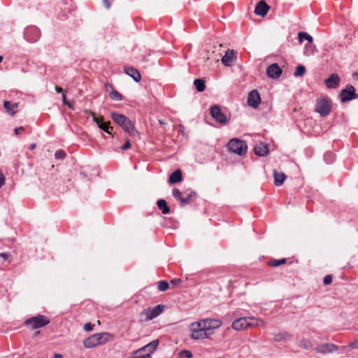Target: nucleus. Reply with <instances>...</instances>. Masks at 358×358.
Returning a JSON list of instances; mask_svg holds the SVG:
<instances>
[{"label":"nucleus","mask_w":358,"mask_h":358,"mask_svg":"<svg viewBox=\"0 0 358 358\" xmlns=\"http://www.w3.org/2000/svg\"><path fill=\"white\" fill-rule=\"evenodd\" d=\"M3 107L10 115H14L17 113V104L15 103H13L8 101H4Z\"/></svg>","instance_id":"4be33fe9"},{"label":"nucleus","mask_w":358,"mask_h":358,"mask_svg":"<svg viewBox=\"0 0 358 358\" xmlns=\"http://www.w3.org/2000/svg\"><path fill=\"white\" fill-rule=\"evenodd\" d=\"M189 337L193 340H203L209 337L208 334L200 321L194 322L189 327Z\"/></svg>","instance_id":"20e7f679"},{"label":"nucleus","mask_w":358,"mask_h":358,"mask_svg":"<svg viewBox=\"0 0 358 358\" xmlns=\"http://www.w3.org/2000/svg\"><path fill=\"white\" fill-rule=\"evenodd\" d=\"M35 147H36V145H35V144H32V145H31L30 149H31V150H33V149H34V148H35Z\"/></svg>","instance_id":"6e6d98bb"},{"label":"nucleus","mask_w":358,"mask_h":358,"mask_svg":"<svg viewBox=\"0 0 358 358\" xmlns=\"http://www.w3.org/2000/svg\"><path fill=\"white\" fill-rule=\"evenodd\" d=\"M107 334L104 333L94 334L85 339L83 341V345L86 348H92L99 345L103 344L106 343V340H103V338Z\"/></svg>","instance_id":"6e6552de"},{"label":"nucleus","mask_w":358,"mask_h":358,"mask_svg":"<svg viewBox=\"0 0 358 358\" xmlns=\"http://www.w3.org/2000/svg\"><path fill=\"white\" fill-rule=\"evenodd\" d=\"M194 194H195V192H192L191 193H189L186 196H182L180 201L181 206H185L189 203Z\"/></svg>","instance_id":"cd10ccee"},{"label":"nucleus","mask_w":358,"mask_h":358,"mask_svg":"<svg viewBox=\"0 0 358 358\" xmlns=\"http://www.w3.org/2000/svg\"><path fill=\"white\" fill-rule=\"evenodd\" d=\"M301 345L305 348V349H308L309 348L310 346H311V343L310 342L308 341V340H303L301 342Z\"/></svg>","instance_id":"58836bf2"},{"label":"nucleus","mask_w":358,"mask_h":358,"mask_svg":"<svg viewBox=\"0 0 358 358\" xmlns=\"http://www.w3.org/2000/svg\"><path fill=\"white\" fill-rule=\"evenodd\" d=\"M227 148L231 152L236 153L240 156L245 155L248 150V145L244 141L233 138L229 141Z\"/></svg>","instance_id":"423d86ee"},{"label":"nucleus","mask_w":358,"mask_h":358,"mask_svg":"<svg viewBox=\"0 0 358 358\" xmlns=\"http://www.w3.org/2000/svg\"><path fill=\"white\" fill-rule=\"evenodd\" d=\"M54 358H62V355L60 354H55Z\"/></svg>","instance_id":"5fc2aeb1"},{"label":"nucleus","mask_w":358,"mask_h":358,"mask_svg":"<svg viewBox=\"0 0 358 358\" xmlns=\"http://www.w3.org/2000/svg\"><path fill=\"white\" fill-rule=\"evenodd\" d=\"M157 206L162 210L163 214H168L170 212V208L164 199H159L157 201Z\"/></svg>","instance_id":"a878e982"},{"label":"nucleus","mask_w":358,"mask_h":358,"mask_svg":"<svg viewBox=\"0 0 358 358\" xmlns=\"http://www.w3.org/2000/svg\"><path fill=\"white\" fill-rule=\"evenodd\" d=\"M24 36L27 41L35 43L40 38L41 31L38 27L29 26L24 29Z\"/></svg>","instance_id":"1a4fd4ad"},{"label":"nucleus","mask_w":358,"mask_h":358,"mask_svg":"<svg viewBox=\"0 0 358 358\" xmlns=\"http://www.w3.org/2000/svg\"><path fill=\"white\" fill-rule=\"evenodd\" d=\"M96 124L98 125L99 128L103 129L106 133L110 134L113 131V127L110 126V122H103V118L101 117Z\"/></svg>","instance_id":"393cba45"},{"label":"nucleus","mask_w":358,"mask_h":358,"mask_svg":"<svg viewBox=\"0 0 358 358\" xmlns=\"http://www.w3.org/2000/svg\"><path fill=\"white\" fill-rule=\"evenodd\" d=\"M182 173H181L180 170L178 169V170L175 171L174 172H173L170 175L169 178V182L170 184H175V183L182 181Z\"/></svg>","instance_id":"b1692460"},{"label":"nucleus","mask_w":358,"mask_h":358,"mask_svg":"<svg viewBox=\"0 0 358 358\" xmlns=\"http://www.w3.org/2000/svg\"><path fill=\"white\" fill-rule=\"evenodd\" d=\"M254 152L258 156H266L268 153V148L267 144L262 142L257 143L254 148Z\"/></svg>","instance_id":"6ab92c4d"},{"label":"nucleus","mask_w":358,"mask_h":358,"mask_svg":"<svg viewBox=\"0 0 358 358\" xmlns=\"http://www.w3.org/2000/svg\"><path fill=\"white\" fill-rule=\"evenodd\" d=\"M324 159L327 164H330L334 160V155L331 152H327L324 155Z\"/></svg>","instance_id":"72a5a7b5"},{"label":"nucleus","mask_w":358,"mask_h":358,"mask_svg":"<svg viewBox=\"0 0 358 358\" xmlns=\"http://www.w3.org/2000/svg\"><path fill=\"white\" fill-rule=\"evenodd\" d=\"M158 345H159V341L157 339L154 340V341H151L150 343L143 346V348L134 351V353L138 354L142 351H148V354L150 355L156 350Z\"/></svg>","instance_id":"a211bd4d"},{"label":"nucleus","mask_w":358,"mask_h":358,"mask_svg":"<svg viewBox=\"0 0 358 358\" xmlns=\"http://www.w3.org/2000/svg\"><path fill=\"white\" fill-rule=\"evenodd\" d=\"M338 347L332 343H324L319 345L315 348V351L317 353L321 354H327V353H332L333 352L337 350Z\"/></svg>","instance_id":"4468645a"},{"label":"nucleus","mask_w":358,"mask_h":358,"mask_svg":"<svg viewBox=\"0 0 358 358\" xmlns=\"http://www.w3.org/2000/svg\"><path fill=\"white\" fill-rule=\"evenodd\" d=\"M3 57L0 55V63L2 62Z\"/></svg>","instance_id":"4d7b16f0"},{"label":"nucleus","mask_w":358,"mask_h":358,"mask_svg":"<svg viewBox=\"0 0 358 358\" xmlns=\"http://www.w3.org/2000/svg\"><path fill=\"white\" fill-rule=\"evenodd\" d=\"M262 322L255 317H239L232 322L231 327L236 331L246 329L252 327H259Z\"/></svg>","instance_id":"f03ea898"},{"label":"nucleus","mask_w":358,"mask_h":358,"mask_svg":"<svg viewBox=\"0 0 358 358\" xmlns=\"http://www.w3.org/2000/svg\"><path fill=\"white\" fill-rule=\"evenodd\" d=\"M90 115L92 116V120L95 123L100 119L96 116V114L93 111H90Z\"/></svg>","instance_id":"c03bdc74"},{"label":"nucleus","mask_w":358,"mask_h":358,"mask_svg":"<svg viewBox=\"0 0 358 358\" xmlns=\"http://www.w3.org/2000/svg\"><path fill=\"white\" fill-rule=\"evenodd\" d=\"M124 72L131 76L136 82H139L141 80V76L139 71L134 67H125Z\"/></svg>","instance_id":"aec40b11"},{"label":"nucleus","mask_w":358,"mask_h":358,"mask_svg":"<svg viewBox=\"0 0 358 358\" xmlns=\"http://www.w3.org/2000/svg\"><path fill=\"white\" fill-rule=\"evenodd\" d=\"M323 282L325 285H330L332 282V277L330 275H327L324 278Z\"/></svg>","instance_id":"4c0bfd02"},{"label":"nucleus","mask_w":358,"mask_h":358,"mask_svg":"<svg viewBox=\"0 0 358 358\" xmlns=\"http://www.w3.org/2000/svg\"><path fill=\"white\" fill-rule=\"evenodd\" d=\"M62 101L64 105L68 106L69 108H72V105L66 101V96L64 93H62Z\"/></svg>","instance_id":"79ce46f5"},{"label":"nucleus","mask_w":358,"mask_h":358,"mask_svg":"<svg viewBox=\"0 0 358 358\" xmlns=\"http://www.w3.org/2000/svg\"><path fill=\"white\" fill-rule=\"evenodd\" d=\"M5 183V178L2 173L0 172V188L4 185Z\"/></svg>","instance_id":"49530a36"},{"label":"nucleus","mask_w":358,"mask_h":358,"mask_svg":"<svg viewBox=\"0 0 358 358\" xmlns=\"http://www.w3.org/2000/svg\"><path fill=\"white\" fill-rule=\"evenodd\" d=\"M180 355L182 357H185L186 358H192V357H193L192 353L190 351L187 350H182L180 352Z\"/></svg>","instance_id":"e433bc0d"},{"label":"nucleus","mask_w":358,"mask_h":358,"mask_svg":"<svg viewBox=\"0 0 358 358\" xmlns=\"http://www.w3.org/2000/svg\"><path fill=\"white\" fill-rule=\"evenodd\" d=\"M0 257L3 258L4 259H6L7 258V257H8V254L5 253V252H2V253L0 254Z\"/></svg>","instance_id":"864d4df0"},{"label":"nucleus","mask_w":358,"mask_h":358,"mask_svg":"<svg viewBox=\"0 0 358 358\" xmlns=\"http://www.w3.org/2000/svg\"><path fill=\"white\" fill-rule=\"evenodd\" d=\"M50 323V320L48 317L43 315H38L37 316L30 317L24 321V324L30 327L31 329H36L43 327Z\"/></svg>","instance_id":"0eeeda50"},{"label":"nucleus","mask_w":358,"mask_h":358,"mask_svg":"<svg viewBox=\"0 0 358 358\" xmlns=\"http://www.w3.org/2000/svg\"><path fill=\"white\" fill-rule=\"evenodd\" d=\"M169 287V283L166 281L162 280L159 281L158 283V289L162 292L167 290Z\"/></svg>","instance_id":"2f4dec72"},{"label":"nucleus","mask_w":358,"mask_h":358,"mask_svg":"<svg viewBox=\"0 0 358 358\" xmlns=\"http://www.w3.org/2000/svg\"><path fill=\"white\" fill-rule=\"evenodd\" d=\"M235 57V52L234 50H228L225 55L222 58V62L227 66H230L232 64L233 59Z\"/></svg>","instance_id":"412c9836"},{"label":"nucleus","mask_w":358,"mask_h":358,"mask_svg":"<svg viewBox=\"0 0 358 358\" xmlns=\"http://www.w3.org/2000/svg\"><path fill=\"white\" fill-rule=\"evenodd\" d=\"M24 131V128L22 127H20L15 128L14 131L16 135L20 134Z\"/></svg>","instance_id":"de8ad7c7"},{"label":"nucleus","mask_w":358,"mask_h":358,"mask_svg":"<svg viewBox=\"0 0 358 358\" xmlns=\"http://www.w3.org/2000/svg\"><path fill=\"white\" fill-rule=\"evenodd\" d=\"M131 147V143L129 139H127L124 145L121 147L122 150L129 149Z\"/></svg>","instance_id":"a19ab883"},{"label":"nucleus","mask_w":358,"mask_h":358,"mask_svg":"<svg viewBox=\"0 0 358 358\" xmlns=\"http://www.w3.org/2000/svg\"><path fill=\"white\" fill-rule=\"evenodd\" d=\"M110 97L115 101H121L122 99V96L114 89L110 92Z\"/></svg>","instance_id":"7c9ffc66"},{"label":"nucleus","mask_w":358,"mask_h":358,"mask_svg":"<svg viewBox=\"0 0 358 358\" xmlns=\"http://www.w3.org/2000/svg\"><path fill=\"white\" fill-rule=\"evenodd\" d=\"M103 3L107 9L110 8V3L108 0H103Z\"/></svg>","instance_id":"8fccbe9b"},{"label":"nucleus","mask_w":358,"mask_h":358,"mask_svg":"<svg viewBox=\"0 0 358 358\" xmlns=\"http://www.w3.org/2000/svg\"><path fill=\"white\" fill-rule=\"evenodd\" d=\"M331 108V101L327 96H322L316 99L315 111L318 113L321 117L329 115Z\"/></svg>","instance_id":"7ed1b4c3"},{"label":"nucleus","mask_w":358,"mask_h":358,"mask_svg":"<svg viewBox=\"0 0 358 358\" xmlns=\"http://www.w3.org/2000/svg\"><path fill=\"white\" fill-rule=\"evenodd\" d=\"M206 331L213 330L219 328L222 322L220 320L206 318L199 320Z\"/></svg>","instance_id":"9b49d317"},{"label":"nucleus","mask_w":358,"mask_h":358,"mask_svg":"<svg viewBox=\"0 0 358 358\" xmlns=\"http://www.w3.org/2000/svg\"><path fill=\"white\" fill-rule=\"evenodd\" d=\"M273 178H274V184L275 186H280L284 182L287 176L285 173L282 172H278L277 171H274L273 172Z\"/></svg>","instance_id":"5701e85b"},{"label":"nucleus","mask_w":358,"mask_h":358,"mask_svg":"<svg viewBox=\"0 0 358 358\" xmlns=\"http://www.w3.org/2000/svg\"><path fill=\"white\" fill-rule=\"evenodd\" d=\"M350 346L354 349H358V341L352 342L350 344Z\"/></svg>","instance_id":"09e8293b"},{"label":"nucleus","mask_w":358,"mask_h":358,"mask_svg":"<svg viewBox=\"0 0 358 358\" xmlns=\"http://www.w3.org/2000/svg\"><path fill=\"white\" fill-rule=\"evenodd\" d=\"M286 262V259L283 258L281 259H273L270 262V265L272 266H278Z\"/></svg>","instance_id":"473e14b6"},{"label":"nucleus","mask_w":358,"mask_h":358,"mask_svg":"<svg viewBox=\"0 0 358 358\" xmlns=\"http://www.w3.org/2000/svg\"><path fill=\"white\" fill-rule=\"evenodd\" d=\"M270 9V6L266 3L265 1H259L255 9V13L257 15L264 17L265 16Z\"/></svg>","instance_id":"2eb2a0df"},{"label":"nucleus","mask_w":358,"mask_h":358,"mask_svg":"<svg viewBox=\"0 0 358 358\" xmlns=\"http://www.w3.org/2000/svg\"><path fill=\"white\" fill-rule=\"evenodd\" d=\"M211 116L219 123L224 124L227 121V116L222 113L218 106H213L210 108Z\"/></svg>","instance_id":"f8f14e48"},{"label":"nucleus","mask_w":358,"mask_h":358,"mask_svg":"<svg viewBox=\"0 0 358 358\" xmlns=\"http://www.w3.org/2000/svg\"><path fill=\"white\" fill-rule=\"evenodd\" d=\"M173 196L176 199L179 201H180V199L182 198L180 191L176 188L173 189Z\"/></svg>","instance_id":"c9c22d12"},{"label":"nucleus","mask_w":358,"mask_h":358,"mask_svg":"<svg viewBox=\"0 0 358 358\" xmlns=\"http://www.w3.org/2000/svg\"><path fill=\"white\" fill-rule=\"evenodd\" d=\"M131 358H152L150 354L140 355L134 352V356Z\"/></svg>","instance_id":"ea45409f"},{"label":"nucleus","mask_w":358,"mask_h":358,"mask_svg":"<svg viewBox=\"0 0 358 358\" xmlns=\"http://www.w3.org/2000/svg\"><path fill=\"white\" fill-rule=\"evenodd\" d=\"M306 72V68L302 64H299L296 66V70L294 73L295 77L303 76Z\"/></svg>","instance_id":"c756f323"},{"label":"nucleus","mask_w":358,"mask_h":358,"mask_svg":"<svg viewBox=\"0 0 358 358\" xmlns=\"http://www.w3.org/2000/svg\"><path fill=\"white\" fill-rule=\"evenodd\" d=\"M55 91H56L57 93H61V92H62L63 90H62V87H59V86L56 85V86H55Z\"/></svg>","instance_id":"603ef678"},{"label":"nucleus","mask_w":358,"mask_h":358,"mask_svg":"<svg viewBox=\"0 0 358 358\" xmlns=\"http://www.w3.org/2000/svg\"><path fill=\"white\" fill-rule=\"evenodd\" d=\"M93 327H94V325L92 324L91 323L88 322L85 324L84 329L86 331H90L93 329Z\"/></svg>","instance_id":"37998d69"},{"label":"nucleus","mask_w":358,"mask_h":358,"mask_svg":"<svg viewBox=\"0 0 358 358\" xmlns=\"http://www.w3.org/2000/svg\"><path fill=\"white\" fill-rule=\"evenodd\" d=\"M179 282H180V279H173V280H171V283L174 285L178 284Z\"/></svg>","instance_id":"3c124183"},{"label":"nucleus","mask_w":358,"mask_h":358,"mask_svg":"<svg viewBox=\"0 0 358 358\" xmlns=\"http://www.w3.org/2000/svg\"><path fill=\"white\" fill-rule=\"evenodd\" d=\"M340 78L338 74L332 73L327 80L324 83L327 88L335 89L338 87L340 83Z\"/></svg>","instance_id":"f3484780"},{"label":"nucleus","mask_w":358,"mask_h":358,"mask_svg":"<svg viewBox=\"0 0 358 358\" xmlns=\"http://www.w3.org/2000/svg\"><path fill=\"white\" fill-rule=\"evenodd\" d=\"M165 306L159 304L154 307H149L141 313V321H150L162 313Z\"/></svg>","instance_id":"39448f33"},{"label":"nucleus","mask_w":358,"mask_h":358,"mask_svg":"<svg viewBox=\"0 0 358 358\" xmlns=\"http://www.w3.org/2000/svg\"><path fill=\"white\" fill-rule=\"evenodd\" d=\"M341 101L343 103L358 98L355 88L352 85H348L340 93Z\"/></svg>","instance_id":"9d476101"},{"label":"nucleus","mask_w":358,"mask_h":358,"mask_svg":"<svg viewBox=\"0 0 358 358\" xmlns=\"http://www.w3.org/2000/svg\"><path fill=\"white\" fill-rule=\"evenodd\" d=\"M298 37L300 42H302L303 40H307L308 42H313V37L306 32L301 31L298 34Z\"/></svg>","instance_id":"c85d7f7f"},{"label":"nucleus","mask_w":358,"mask_h":358,"mask_svg":"<svg viewBox=\"0 0 358 358\" xmlns=\"http://www.w3.org/2000/svg\"><path fill=\"white\" fill-rule=\"evenodd\" d=\"M105 89L108 92L110 93L112 91V90H113V87L112 85H110V83H106L105 84Z\"/></svg>","instance_id":"a18cd8bd"},{"label":"nucleus","mask_w":358,"mask_h":358,"mask_svg":"<svg viewBox=\"0 0 358 358\" xmlns=\"http://www.w3.org/2000/svg\"><path fill=\"white\" fill-rule=\"evenodd\" d=\"M261 101L260 95L257 90H252L248 97V103L250 106L256 108L259 106Z\"/></svg>","instance_id":"ddd939ff"},{"label":"nucleus","mask_w":358,"mask_h":358,"mask_svg":"<svg viewBox=\"0 0 358 358\" xmlns=\"http://www.w3.org/2000/svg\"><path fill=\"white\" fill-rule=\"evenodd\" d=\"M194 84L198 92H201L204 91L206 85L203 80L200 78L195 79L194 81Z\"/></svg>","instance_id":"bb28decb"},{"label":"nucleus","mask_w":358,"mask_h":358,"mask_svg":"<svg viewBox=\"0 0 358 358\" xmlns=\"http://www.w3.org/2000/svg\"><path fill=\"white\" fill-rule=\"evenodd\" d=\"M110 117L117 124L121 127L122 129L130 136H134L138 134L134 123L125 115L117 112H113L110 114Z\"/></svg>","instance_id":"f257e3e1"},{"label":"nucleus","mask_w":358,"mask_h":358,"mask_svg":"<svg viewBox=\"0 0 358 358\" xmlns=\"http://www.w3.org/2000/svg\"><path fill=\"white\" fill-rule=\"evenodd\" d=\"M55 157L57 159H64L66 157V153L62 150H58L55 153Z\"/></svg>","instance_id":"f704fd0d"},{"label":"nucleus","mask_w":358,"mask_h":358,"mask_svg":"<svg viewBox=\"0 0 358 358\" xmlns=\"http://www.w3.org/2000/svg\"><path fill=\"white\" fill-rule=\"evenodd\" d=\"M266 73L269 78L277 79L281 76L282 70L277 64H272L268 66Z\"/></svg>","instance_id":"dca6fc26"}]
</instances>
